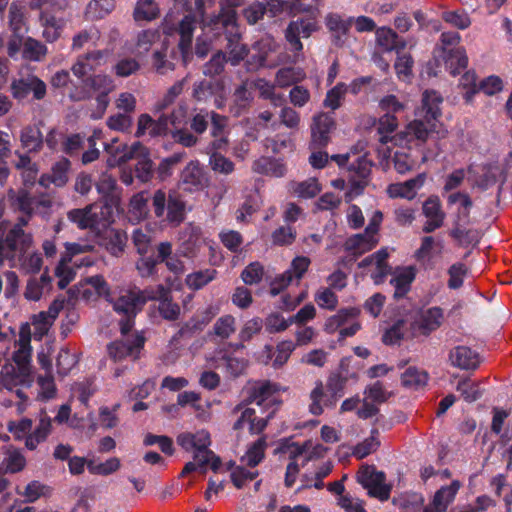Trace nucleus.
<instances>
[{
    "label": "nucleus",
    "instance_id": "obj_47",
    "mask_svg": "<svg viewBox=\"0 0 512 512\" xmlns=\"http://www.w3.org/2000/svg\"><path fill=\"white\" fill-rule=\"evenodd\" d=\"M153 300H159L158 310L160 315L166 320H176L180 315V306L174 303L169 297V291L165 288V292Z\"/></svg>",
    "mask_w": 512,
    "mask_h": 512
},
{
    "label": "nucleus",
    "instance_id": "obj_25",
    "mask_svg": "<svg viewBox=\"0 0 512 512\" xmlns=\"http://www.w3.org/2000/svg\"><path fill=\"white\" fill-rule=\"evenodd\" d=\"M106 56L105 51L97 50L81 55L72 65L73 74L79 79H85L90 72L95 71L103 62Z\"/></svg>",
    "mask_w": 512,
    "mask_h": 512
},
{
    "label": "nucleus",
    "instance_id": "obj_44",
    "mask_svg": "<svg viewBox=\"0 0 512 512\" xmlns=\"http://www.w3.org/2000/svg\"><path fill=\"white\" fill-rule=\"evenodd\" d=\"M217 276L215 269H205L192 272L185 278V284L191 290H199L212 282Z\"/></svg>",
    "mask_w": 512,
    "mask_h": 512
},
{
    "label": "nucleus",
    "instance_id": "obj_4",
    "mask_svg": "<svg viewBox=\"0 0 512 512\" xmlns=\"http://www.w3.org/2000/svg\"><path fill=\"white\" fill-rule=\"evenodd\" d=\"M83 85L71 89L68 93L73 101H82L91 97V92L97 93V103L101 111L109 104L108 95L115 89L114 80L106 74H96L83 79Z\"/></svg>",
    "mask_w": 512,
    "mask_h": 512
},
{
    "label": "nucleus",
    "instance_id": "obj_36",
    "mask_svg": "<svg viewBox=\"0 0 512 512\" xmlns=\"http://www.w3.org/2000/svg\"><path fill=\"white\" fill-rule=\"evenodd\" d=\"M442 321V309L439 307H431L419 314L416 324L423 334H429L439 328Z\"/></svg>",
    "mask_w": 512,
    "mask_h": 512
},
{
    "label": "nucleus",
    "instance_id": "obj_40",
    "mask_svg": "<svg viewBox=\"0 0 512 512\" xmlns=\"http://www.w3.org/2000/svg\"><path fill=\"white\" fill-rule=\"evenodd\" d=\"M306 78V73L299 67H285L277 71L275 76V83L280 88H286L291 85H296Z\"/></svg>",
    "mask_w": 512,
    "mask_h": 512
},
{
    "label": "nucleus",
    "instance_id": "obj_17",
    "mask_svg": "<svg viewBox=\"0 0 512 512\" xmlns=\"http://www.w3.org/2000/svg\"><path fill=\"white\" fill-rule=\"evenodd\" d=\"M143 345L144 338L141 335H136L132 338L125 337L124 340L111 343L108 346V353L115 361H120L127 357L137 359Z\"/></svg>",
    "mask_w": 512,
    "mask_h": 512
},
{
    "label": "nucleus",
    "instance_id": "obj_5",
    "mask_svg": "<svg viewBox=\"0 0 512 512\" xmlns=\"http://www.w3.org/2000/svg\"><path fill=\"white\" fill-rule=\"evenodd\" d=\"M67 218L81 230H97L112 222V210L108 204L93 203L68 211Z\"/></svg>",
    "mask_w": 512,
    "mask_h": 512
},
{
    "label": "nucleus",
    "instance_id": "obj_53",
    "mask_svg": "<svg viewBox=\"0 0 512 512\" xmlns=\"http://www.w3.org/2000/svg\"><path fill=\"white\" fill-rule=\"evenodd\" d=\"M291 191L297 197L308 199L315 197L321 191V186L316 178H309L302 182L293 183Z\"/></svg>",
    "mask_w": 512,
    "mask_h": 512
},
{
    "label": "nucleus",
    "instance_id": "obj_63",
    "mask_svg": "<svg viewBox=\"0 0 512 512\" xmlns=\"http://www.w3.org/2000/svg\"><path fill=\"white\" fill-rule=\"evenodd\" d=\"M456 390L460 392L461 396L466 402H474L482 395L479 384L470 380L469 378L459 381Z\"/></svg>",
    "mask_w": 512,
    "mask_h": 512
},
{
    "label": "nucleus",
    "instance_id": "obj_54",
    "mask_svg": "<svg viewBox=\"0 0 512 512\" xmlns=\"http://www.w3.org/2000/svg\"><path fill=\"white\" fill-rule=\"evenodd\" d=\"M266 442L264 439H258L241 458L243 465L249 466L251 469L256 467L264 458Z\"/></svg>",
    "mask_w": 512,
    "mask_h": 512
},
{
    "label": "nucleus",
    "instance_id": "obj_55",
    "mask_svg": "<svg viewBox=\"0 0 512 512\" xmlns=\"http://www.w3.org/2000/svg\"><path fill=\"white\" fill-rule=\"evenodd\" d=\"M326 451L327 449L323 445H313L311 442H306L302 446L296 444L290 448V454L292 457L296 458L298 456L306 455L305 461H308L312 458L322 457Z\"/></svg>",
    "mask_w": 512,
    "mask_h": 512
},
{
    "label": "nucleus",
    "instance_id": "obj_46",
    "mask_svg": "<svg viewBox=\"0 0 512 512\" xmlns=\"http://www.w3.org/2000/svg\"><path fill=\"white\" fill-rule=\"evenodd\" d=\"M428 381V374L415 367H408L401 375V383L404 387L409 389H418L426 385Z\"/></svg>",
    "mask_w": 512,
    "mask_h": 512
},
{
    "label": "nucleus",
    "instance_id": "obj_38",
    "mask_svg": "<svg viewBox=\"0 0 512 512\" xmlns=\"http://www.w3.org/2000/svg\"><path fill=\"white\" fill-rule=\"evenodd\" d=\"M52 420L49 416L43 415L39 419V423L34 431L27 436L25 446L29 450H34L37 446L44 442L51 432Z\"/></svg>",
    "mask_w": 512,
    "mask_h": 512
},
{
    "label": "nucleus",
    "instance_id": "obj_22",
    "mask_svg": "<svg viewBox=\"0 0 512 512\" xmlns=\"http://www.w3.org/2000/svg\"><path fill=\"white\" fill-rule=\"evenodd\" d=\"M426 181V174L420 173L416 177L400 183H392L387 187V194L390 198H404L412 200L417 192L423 187Z\"/></svg>",
    "mask_w": 512,
    "mask_h": 512
},
{
    "label": "nucleus",
    "instance_id": "obj_12",
    "mask_svg": "<svg viewBox=\"0 0 512 512\" xmlns=\"http://www.w3.org/2000/svg\"><path fill=\"white\" fill-rule=\"evenodd\" d=\"M278 385L269 381H262L256 383L249 392L248 403L255 405L260 414L266 415L267 412L277 409Z\"/></svg>",
    "mask_w": 512,
    "mask_h": 512
},
{
    "label": "nucleus",
    "instance_id": "obj_18",
    "mask_svg": "<svg viewBox=\"0 0 512 512\" xmlns=\"http://www.w3.org/2000/svg\"><path fill=\"white\" fill-rule=\"evenodd\" d=\"M316 29L317 24L315 18L298 19L288 25L285 37L291 45V48L299 52L303 49L300 37L308 38Z\"/></svg>",
    "mask_w": 512,
    "mask_h": 512
},
{
    "label": "nucleus",
    "instance_id": "obj_32",
    "mask_svg": "<svg viewBox=\"0 0 512 512\" xmlns=\"http://www.w3.org/2000/svg\"><path fill=\"white\" fill-rule=\"evenodd\" d=\"M378 242V236H372L364 231L348 238L345 242V250L353 256H360L376 247Z\"/></svg>",
    "mask_w": 512,
    "mask_h": 512
},
{
    "label": "nucleus",
    "instance_id": "obj_20",
    "mask_svg": "<svg viewBox=\"0 0 512 512\" xmlns=\"http://www.w3.org/2000/svg\"><path fill=\"white\" fill-rule=\"evenodd\" d=\"M432 129L431 122L426 120L415 119L410 121L396 136V141L400 143H412L417 141L419 143L426 142Z\"/></svg>",
    "mask_w": 512,
    "mask_h": 512
},
{
    "label": "nucleus",
    "instance_id": "obj_61",
    "mask_svg": "<svg viewBox=\"0 0 512 512\" xmlns=\"http://www.w3.org/2000/svg\"><path fill=\"white\" fill-rule=\"evenodd\" d=\"M50 282V278L43 274L40 278H32L27 282L24 296L31 301H38L43 294L44 287Z\"/></svg>",
    "mask_w": 512,
    "mask_h": 512
},
{
    "label": "nucleus",
    "instance_id": "obj_24",
    "mask_svg": "<svg viewBox=\"0 0 512 512\" xmlns=\"http://www.w3.org/2000/svg\"><path fill=\"white\" fill-rule=\"evenodd\" d=\"M423 215L427 218L423 226L425 233H431L442 227L445 219V213L438 197H429L422 206Z\"/></svg>",
    "mask_w": 512,
    "mask_h": 512
},
{
    "label": "nucleus",
    "instance_id": "obj_43",
    "mask_svg": "<svg viewBox=\"0 0 512 512\" xmlns=\"http://www.w3.org/2000/svg\"><path fill=\"white\" fill-rule=\"evenodd\" d=\"M236 332V318L230 314L219 317L213 325L211 334L221 340L229 339Z\"/></svg>",
    "mask_w": 512,
    "mask_h": 512
},
{
    "label": "nucleus",
    "instance_id": "obj_34",
    "mask_svg": "<svg viewBox=\"0 0 512 512\" xmlns=\"http://www.w3.org/2000/svg\"><path fill=\"white\" fill-rule=\"evenodd\" d=\"M352 19H344L337 13H329L325 17V24L332 34L335 45L341 46L344 43V37L347 35L351 26Z\"/></svg>",
    "mask_w": 512,
    "mask_h": 512
},
{
    "label": "nucleus",
    "instance_id": "obj_11",
    "mask_svg": "<svg viewBox=\"0 0 512 512\" xmlns=\"http://www.w3.org/2000/svg\"><path fill=\"white\" fill-rule=\"evenodd\" d=\"M67 22L68 18L62 8L43 9L39 16L42 37L49 43L57 41L61 37Z\"/></svg>",
    "mask_w": 512,
    "mask_h": 512
},
{
    "label": "nucleus",
    "instance_id": "obj_26",
    "mask_svg": "<svg viewBox=\"0 0 512 512\" xmlns=\"http://www.w3.org/2000/svg\"><path fill=\"white\" fill-rule=\"evenodd\" d=\"M180 181L184 189L197 191L206 186L207 177L198 161H190L181 172Z\"/></svg>",
    "mask_w": 512,
    "mask_h": 512
},
{
    "label": "nucleus",
    "instance_id": "obj_19",
    "mask_svg": "<svg viewBox=\"0 0 512 512\" xmlns=\"http://www.w3.org/2000/svg\"><path fill=\"white\" fill-rule=\"evenodd\" d=\"M169 132L168 115L162 114L157 120L153 119L149 114H140L137 120V129L135 136L140 138L145 135L150 137H158L166 135Z\"/></svg>",
    "mask_w": 512,
    "mask_h": 512
},
{
    "label": "nucleus",
    "instance_id": "obj_29",
    "mask_svg": "<svg viewBox=\"0 0 512 512\" xmlns=\"http://www.w3.org/2000/svg\"><path fill=\"white\" fill-rule=\"evenodd\" d=\"M469 173L473 174L474 184L482 189L494 185L502 177L503 170L496 164L482 167H469Z\"/></svg>",
    "mask_w": 512,
    "mask_h": 512
},
{
    "label": "nucleus",
    "instance_id": "obj_35",
    "mask_svg": "<svg viewBox=\"0 0 512 512\" xmlns=\"http://www.w3.org/2000/svg\"><path fill=\"white\" fill-rule=\"evenodd\" d=\"M442 97L436 91L426 90L422 97V107L417 115H422L427 122L436 120L441 115Z\"/></svg>",
    "mask_w": 512,
    "mask_h": 512
},
{
    "label": "nucleus",
    "instance_id": "obj_64",
    "mask_svg": "<svg viewBox=\"0 0 512 512\" xmlns=\"http://www.w3.org/2000/svg\"><path fill=\"white\" fill-rule=\"evenodd\" d=\"M258 476V471L247 469L242 465L236 466L231 472V481L238 489L243 488L248 482Z\"/></svg>",
    "mask_w": 512,
    "mask_h": 512
},
{
    "label": "nucleus",
    "instance_id": "obj_52",
    "mask_svg": "<svg viewBox=\"0 0 512 512\" xmlns=\"http://www.w3.org/2000/svg\"><path fill=\"white\" fill-rule=\"evenodd\" d=\"M277 44L271 37H263L259 41H257L253 49L257 51V63L254 67L260 66H269L268 56L269 53L274 52L276 50Z\"/></svg>",
    "mask_w": 512,
    "mask_h": 512
},
{
    "label": "nucleus",
    "instance_id": "obj_7",
    "mask_svg": "<svg viewBox=\"0 0 512 512\" xmlns=\"http://www.w3.org/2000/svg\"><path fill=\"white\" fill-rule=\"evenodd\" d=\"M165 287L158 285L156 288H146L140 290L133 288L125 291L115 302L114 309L127 316H135L149 300H153L159 295H163Z\"/></svg>",
    "mask_w": 512,
    "mask_h": 512
},
{
    "label": "nucleus",
    "instance_id": "obj_15",
    "mask_svg": "<svg viewBox=\"0 0 512 512\" xmlns=\"http://www.w3.org/2000/svg\"><path fill=\"white\" fill-rule=\"evenodd\" d=\"M310 263V259L306 256L295 257L291 262L290 268L273 280L270 293L274 296L278 295L284 288L291 284L293 280L299 282L307 272Z\"/></svg>",
    "mask_w": 512,
    "mask_h": 512
},
{
    "label": "nucleus",
    "instance_id": "obj_10",
    "mask_svg": "<svg viewBox=\"0 0 512 512\" xmlns=\"http://www.w3.org/2000/svg\"><path fill=\"white\" fill-rule=\"evenodd\" d=\"M357 481L368 491L369 496L380 501L389 499L391 486L386 483L385 473L374 466H363L357 474Z\"/></svg>",
    "mask_w": 512,
    "mask_h": 512
},
{
    "label": "nucleus",
    "instance_id": "obj_2",
    "mask_svg": "<svg viewBox=\"0 0 512 512\" xmlns=\"http://www.w3.org/2000/svg\"><path fill=\"white\" fill-rule=\"evenodd\" d=\"M177 442L186 451L194 453V460L200 466L209 465L213 471L219 469L221 460L209 449L211 437L207 430L201 429L195 433H182L178 436Z\"/></svg>",
    "mask_w": 512,
    "mask_h": 512
},
{
    "label": "nucleus",
    "instance_id": "obj_50",
    "mask_svg": "<svg viewBox=\"0 0 512 512\" xmlns=\"http://www.w3.org/2000/svg\"><path fill=\"white\" fill-rule=\"evenodd\" d=\"M121 467L120 459L117 457H111L105 462L96 463L94 460H88L87 468L88 471L93 475L108 476L115 473Z\"/></svg>",
    "mask_w": 512,
    "mask_h": 512
},
{
    "label": "nucleus",
    "instance_id": "obj_30",
    "mask_svg": "<svg viewBox=\"0 0 512 512\" xmlns=\"http://www.w3.org/2000/svg\"><path fill=\"white\" fill-rule=\"evenodd\" d=\"M157 253L159 262L164 263L170 272L175 275H181L185 272L184 262L180 259L182 256L178 254V251L173 254L171 243L161 242L157 246Z\"/></svg>",
    "mask_w": 512,
    "mask_h": 512
},
{
    "label": "nucleus",
    "instance_id": "obj_3",
    "mask_svg": "<svg viewBox=\"0 0 512 512\" xmlns=\"http://www.w3.org/2000/svg\"><path fill=\"white\" fill-rule=\"evenodd\" d=\"M460 39L458 32H443L440 37V46L435 49V59L443 60L445 68L453 76L461 73L468 64L465 49L458 46Z\"/></svg>",
    "mask_w": 512,
    "mask_h": 512
},
{
    "label": "nucleus",
    "instance_id": "obj_62",
    "mask_svg": "<svg viewBox=\"0 0 512 512\" xmlns=\"http://www.w3.org/2000/svg\"><path fill=\"white\" fill-rule=\"evenodd\" d=\"M442 19L452 27L464 30L471 25V20L464 10H448L442 13Z\"/></svg>",
    "mask_w": 512,
    "mask_h": 512
},
{
    "label": "nucleus",
    "instance_id": "obj_1",
    "mask_svg": "<svg viewBox=\"0 0 512 512\" xmlns=\"http://www.w3.org/2000/svg\"><path fill=\"white\" fill-rule=\"evenodd\" d=\"M243 4L244 0H220L219 14L206 20L204 19V0H195V12L184 16L176 27L170 26L168 20H165L164 32L168 35H172L175 32L180 35L178 48L185 65L191 58L193 32L199 19L202 22L203 30L215 31V34H219L222 29H235L237 26L235 9Z\"/></svg>",
    "mask_w": 512,
    "mask_h": 512
},
{
    "label": "nucleus",
    "instance_id": "obj_21",
    "mask_svg": "<svg viewBox=\"0 0 512 512\" xmlns=\"http://www.w3.org/2000/svg\"><path fill=\"white\" fill-rule=\"evenodd\" d=\"M210 366L214 368L225 367L226 371L233 376L242 374L247 366L244 358L229 356L225 349L216 350L213 355L206 357Z\"/></svg>",
    "mask_w": 512,
    "mask_h": 512
},
{
    "label": "nucleus",
    "instance_id": "obj_42",
    "mask_svg": "<svg viewBox=\"0 0 512 512\" xmlns=\"http://www.w3.org/2000/svg\"><path fill=\"white\" fill-rule=\"evenodd\" d=\"M47 47L41 41L28 37L23 42L22 56L24 59L39 62L47 54Z\"/></svg>",
    "mask_w": 512,
    "mask_h": 512
},
{
    "label": "nucleus",
    "instance_id": "obj_59",
    "mask_svg": "<svg viewBox=\"0 0 512 512\" xmlns=\"http://www.w3.org/2000/svg\"><path fill=\"white\" fill-rule=\"evenodd\" d=\"M218 305H208L206 308L199 310L190 320L191 328L194 330H202L211 320L219 313Z\"/></svg>",
    "mask_w": 512,
    "mask_h": 512
},
{
    "label": "nucleus",
    "instance_id": "obj_23",
    "mask_svg": "<svg viewBox=\"0 0 512 512\" xmlns=\"http://www.w3.org/2000/svg\"><path fill=\"white\" fill-rule=\"evenodd\" d=\"M388 256L389 254L387 249L382 248L364 258L359 262L358 266L359 268H369L374 282L380 283L389 272V266L387 263Z\"/></svg>",
    "mask_w": 512,
    "mask_h": 512
},
{
    "label": "nucleus",
    "instance_id": "obj_56",
    "mask_svg": "<svg viewBox=\"0 0 512 512\" xmlns=\"http://www.w3.org/2000/svg\"><path fill=\"white\" fill-rule=\"evenodd\" d=\"M159 15V8L154 0H138L134 18L136 21H151Z\"/></svg>",
    "mask_w": 512,
    "mask_h": 512
},
{
    "label": "nucleus",
    "instance_id": "obj_39",
    "mask_svg": "<svg viewBox=\"0 0 512 512\" xmlns=\"http://www.w3.org/2000/svg\"><path fill=\"white\" fill-rule=\"evenodd\" d=\"M415 276L416 269L412 266L402 268L396 272L391 280V283L395 288V297H402L408 292Z\"/></svg>",
    "mask_w": 512,
    "mask_h": 512
},
{
    "label": "nucleus",
    "instance_id": "obj_49",
    "mask_svg": "<svg viewBox=\"0 0 512 512\" xmlns=\"http://www.w3.org/2000/svg\"><path fill=\"white\" fill-rule=\"evenodd\" d=\"M148 213V198L145 193L141 192L134 195L129 204L128 214L132 221H140Z\"/></svg>",
    "mask_w": 512,
    "mask_h": 512
},
{
    "label": "nucleus",
    "instance_id": "obj_58",
    "mask_svg": "<svg viewBox=\"0 0 512 512\" xmlns=\"http://www.w3.org/2000/svg\"><path fill=\"white\" fill-rule=\"evenodd\" d=\"M310 400L309 411L315 416L321 415L324 411V406L327 404L322 381L319 380L315 383V387L310 392Z\"/></svg>",
    "mask_w": 512,
    "mask_h": 512
},
{
    "label": "nucleus",
    "instance_id": "obj_48",
    "mask_svg": "<svg viewBox=\"0 0 512 512\" xmlns=\"http://www.w3.org/2000/svg\"><path fill=\"white\" fill-rule=\"evenodd\" d=\"M442 248L441 241L436 242L432 236H425L421 239V245L415 252V258L422 263L429 262L435 250L438 249L440 253Z\"/></svg>",
    "mask_w": 512,
    "mask_h": 512
},
{
    "label": "nucleus",
    "instance_id": "obj_31",
    "mask_svg": "<svg viewBox=\"0 0 512 512\" xmlns=\"http://www.w3.org/2000/svg\"><path fill=\"white\" fill-rule=\"evenodd\" d=\"M69 260L68 257L61 256L59 264L56 267V276L59 278L58 286L61 289H64L75 277V269L81 266H90L93 261L89 257L83 258L79 263L77 261L73 262Z\"/></svg>",
    "mask_w": 512,
    "mask_h": 512
},
{
    "label": "nucleus",
    "instance_id": "obj_57",
    "mask_svg": "<svg viewBox=\"0 0 512 512\" xmlns=\"http://www.w3.org/2000/svg\"><path fill=\"white\" fill-rule=\"evenodd\" d=\"M252 101V94L247 89L246 83L241 84L238 88H236L233 94V105L231 107V111L235 116H239Z\"/></svg>",
    "mask_w": 512,
    "mask_h": 512
},
{
    "label": "nucleus",
    "instance_id": "obj_9",
    "mask_svg": "<svg viewBox=\"0 0 512 512\" xmlns=\"http://www.w3.org/2000/svg\"><path fill=\"white\" fill-rule=\"evenodd\" d=\"M233 413L238 415L233 424V430L241 431L247 427L251 434H259L265 429L268 420L274 415V409L264 415L260 414L259 410L248 403L237 405Z\"/></svg>",
    "mask_w": 512,
    "mask_h": 512
},
{
    "label": "nucleus",
    "instance_id": "obj_41",
    "mask_svg": "<svg viewBox=\"0 0 512 512\" xmlns=\"http://www.w3.org/2000/svg\"><path fill=\"white\" fill-rule=\"evenodd\" d=\"M360 311L357 308H347L339 310L335 315L327 319L325 323V331L327 333H334L342 328V326L354 320L359 315Z\"/></svg>",
    "mask_w": 512,
    "mask_h": 512
},
{
    "label": "nucleus",
    "instance_id": "obj_37",
    "mask_svg": "<svg viewBox=\"0 0 512 512\" xmlns=\"http://www.w3.org/2000/svg\"><path fill=\"white\" fill-rule=\"evenodd\" d=\"M296 349V344L291 340H284L276 346V350L272 355L273 348L270 345H266L264 352L266 353L267 359L273 357V367H282L290 358L292 352Z\"/></svg>",
    "mask_w": 512,
    "mask_h": 512
},
{
    "label": "nucleus",
    "instance_id": "obj_33",
    "mask_svg": "<svg viewBox=\"0 0 512 512\" xmlns=\"http://www.w3.org/2000/svg\"><path fill=\"white\" fill-rule=\"evenodd\" d=\"M226 33L227 50H228V61L232 65H238L248 54V48L246 45L240 42V33L238 26L235 29L229 28L224 29Z\"/></svg>",
    "mask_w": 512,
    "mask_h": 512
},
{
    "label": "nucleus",
    "instance_id": "obj_14",
    "mask_svg": "<svg viewBox=\"0 0 512 512\" xmlns=\"http://www.w3.org/2000/svg\"><path fill=\"white\" fill-rule=\"evenodd\" d=\"M8 199L11 201L12 207L22 212L24 215L20 217L19 223L21 225H27L31 215L34 213L35 207H43L49 209L52 205L49 199H40L36 201L26 190L15 191L9 189L7 192Z\"/></svg>",
    "mask_w": 512,
    "mask_h": 512
},
{
    "label": "nucleus",
    "instance_id": "obj_28",
    "mask_svg": "<svg viewBox=\"0 0 512 512\" xmlns=\"http://www.w3.org/2000/svg\"><path fill=\"white\" fill-rule=\"evenodd\" d=\"M451 365L462 370H474L480 364L479 354L467 346H457L450 351Z\"/></svg>",
    "mask_w": 512,
    "mask_h": 512
},
{
    "label": "nucleus",
    "instance_id": "obj_60",
    "mask_svg": "<svg viewBox=\"0 0 512 512\" xmlns=\"http://www.w3.org/2000/svg\"><path fill=\"white\" fill-rule=\"evenodd\" d=\"M3 465L7 472L17 473L24 469L26 459L18 449L9 448L3 459Z\"/></svg>",
    "mask_w": 512,
    "mask_h": 512
},
{
    "label": "nucleus",
    "instance_id": "obj_51",
    "mask_svg": "<svg viewBox=\"0 0 512 512\" xmlns=\"http://www.w3.org/2000/svg\"><path fill=\"white\" fill-rule=\"evenodd\" d=\"M379 446V431L377 429H373L368 438L364 439L353 448V455L358 459H362L375 452Z\"/></svg>",
    "mask_w": 512,
    "mask_h": 512
},
{
    "label": "nucleus",
    "instance_id": "obj_16",
    "mask_svg": "<svg viewBox=\"0 0 512 512\" xmlns=\"http://www.w3.org/2000/svg\"><path fill=\"white\" fill-rule=\"evenodd\" d=\"M335 128L334 118L327 113H319L313 117L311 125V149L323 148L330 141V133Z\"/></svg>",
    "mask_w": 512,
    "mask_h": 512
},
{
    "label": "nucleus",
    "instance_id": "obj_45",
    "mask_svg": "<svg viewBox=\"0 0 512 512\" xmlns=\"http://www.w3.org/2000/svg\"><path fill=\"white\" fill-rule=\"evenodd\" d=\"M20 141L29 152L38 151L43 143L42 133L35 126H27L21 130Z\"/></svg>",
    "mask_w": 512,
    "mask_h": 512
},
{
    "label": "nucleus",
    "instance_id": "obj_6",
    "mask_svg": "<svg viewBox=\"0 0 512 512\" xmlns=\"http://www.w3.org/2000/svg\"><path fill=\"white\" fill-rule=\"evenodd\" d=\"M21 224H16L0 240V263L8 261L14 266L22 254L26 253L32 244L31 234L25 233Z\"/></svg>",
    "mask_w": 512,
    "mask_h": 512
},
{
    "label": "nucleus",
    "instance_id": "obj_27",
    "mask_svg": "<svg viewBox=\"0 0 512 512\" xmlns=\"http://www.w3.org/2000/svg\"><path fill=\"white\" fill-rule=\"evenodd\" d=\"M461 483L454 480L448 486L441 487L434 495L430 505L424 508L423 512H446L448 506L454 501Z\"/></svg>",
    "mask_w": 512,
    "mask_h": 512
},
{
    "label": "nucleus",
    "instance_id": "obj_8",
    "mask_svg": "<svg viewBox=\"0 0 512 512\" xmlns=\"http://www.w3.org/2000/svg\"><path fill=\"white\" fill-rule=\"evenodd\" d=\"M331 159L335 161L339 167H344L349 164L351 169L355 171V175L351 176L349 180L351 187L345 194L346 201L349 202L354 197L358 196L366 186L371 170L370 161L365 156H360L356 160V166L355 162L350 163L349 154H336L333 155Z\"/></svg>",
    "mask_w": 512,
    "mask_h": 512
},
{
    "label": "nucleus",
    "instance_id": "obj_13",
    "mask_svg": "<svg viewBox=\"0 0 512 512\" xmlns=\"http://www.w3.org/2000/svg\"><path fill=\"white\" fill-rule=\"evenodd\" d=\"M213 245L214 242L204 236L200 227L189 225L182 234L178 254L187 259H194L203 246H207L210 251H214Z\"/></svg>",
    "mask_w": 512,
    "mask_h": 512
}]
</instances>
